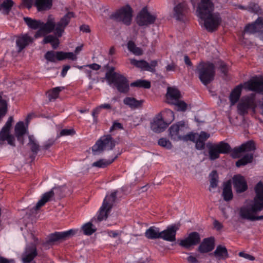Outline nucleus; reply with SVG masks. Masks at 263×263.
I'll list each match as a JSON object with an SVG mask.
<instances>
[{
	"label": "nucleus",
	"instance_id": "7",
	"mask_svg": "<svg viewBox=\"0 0 263 263\" xmlns=\"http://www.w3.org/2000/svg\"><path fill=\"white\" fill-rule=\"evenodd\" d=\"M117 191L112 192L109 196H106L104 199L102 205L100 209L99 213L98 216V219L101 221L106 219L109 213L110 212L113 204L116 201L117 198Z\"/></svg>",
	"mask_w": 263,
	"mask_h": 263
},
{
	"label": "nucleus",
	"instance_id": "41",
	"mask_svg": "<svg viewBox=\"0 0 263 263\" xmlns=\"http://www.w3.org/2000/svg\"><path fill=\"white\" fill-rule=\"evenodd\" d=\"M127 48L128 50L136 55H141L143 54L142 50L136 46L135 43L132 41H129L127 43Z\"/></svg>",
	"mask_w": 263,
	"mask_h": 263
},
{
	"label": "nucleus",
	"instance_id": "2",
	"mask_svg": "<svg viewBox=\"0 0 263 263\" xmlns=\"http://www.w3.org/2000/svg\"><path fill=\"white\" fill-rule=\"evenodd\" d=\"M214 9L211 0H200L197 8L198 16L204 21L205 28L210 32L216 30L221 22L219 13H214Z\"/></svg>",
	"mask_w": 263,
	"mask_h": 263
},
{
	"label": "nucleus",
	"instance_id": "12",
	"mask_svg": "<svg viewBox=\"0 0 263 263\" xmlns=\"http://www.w3.org/2000/svg\"><path fill=\"white\" fill-rule=\"evenodd\" d=\"M186 127L184 121H181L172 125L169 128V135L172 140L178 141L182 140L185 134Z\"/></svg>",
	"mask_w": 263,
	"mask_h": 263
},
{
	"label": "nucleus",
	"instance_id": "38",
	"mask_svg": "<svg viewBox=\"0 0 263 263\" xmlns=\"http://www.w3.org/2000/svg\"><path fill=\"white\" fill-rule=\"evenodd\" d=\"M117 156H116L114 157V158L111 159L109 160H106V159H100L96 162H93L92 164V166L93 167H102L104 168L109 165H110L111 163H112L114 160L117 158Z\"/></svg>",
	"mask_w": 263,
	"mask_h": 263
},
{
	"label": "nucleus",
	"instance_id": "24",
	"mask_svg": "<svg viewBox=\"0 0 263 263\" xmlns=\"http://www.w3.org/2000/svg\"><path fill=\"white\" fill-rule=\"evenodd\" d=\"M33 41V38L29 36L28 34H21L16 37V44L17 48V52H21L26 46Z\"/></svg>",
	"mask_w": 263,
	"mask_h": 263
},
{
	"label": "nucleus",
	"instance_id": "11",
	"mask_svg": "<svg viewBox=\"0 0 263 263\" xmlns=\"http://www.w3.org/2000/svg\"><path fill=\"white\" fill-rule=\"evenodd\" d=\"M13 121L12 117H10L6 122L4 126L2 128L0 132V141H7L9 144L11 146H15L14 137L10 134V129Z\"/></svg>",
	"mask_w": 263,
	"mask_h": 263
},
{
	"label": "nucleus",
	"instance_id": "15",
	"mask_svg": "<svg viewBox=\"0 0 263 263\" xmlns=\"http://www.w3.org/2000/svg\"><path fill=\"white\" fill-rule=\"evenodd\" d=\"M233 187L237 193H242L248 190V184L245 177L238 174L232 178Z\"/></svg>",
	"mask_w": 263,
	"mask_h": 263
},
{
	"label": "nucleus",
	"instance_id": "63",
	"mask_svg": "<svg viewBox=\"0 0 263 263\" xmlns=\"http://www.w3.org/2000/svg\"><path fill=\"white\" fill-rule=\"evenodd\" d=\"M123 129V127L120 123H119L117 122H114L112 126L110 128V131L111 132V131H112L115 129Z\"/></svg>",
	"mask_w": 263,
	"mask_h": 263
},
{
	"label": "nucleus",
	"instance_id": "27",
	"mask_svg": "<svg viewBox=\"0 0 263 263\" xmlns=\"http://www.w3.org/2000/svg\"><path fill=\"white\" fill-rule=\"evenodd\" d=\"M187 10V5L185 3H180L174 8V16L177 20L183 21Z\"/></svg>",
	"mask_w": 263,
	"mask_h": 263
},
{
	"label": "nucleus",
	"instance_id": "58",
	"mask_svg": "<svg viewBox=\"0 0 263 263\" xmlns=\"http://www.w3.org/2000/svg\"><path fill=\"white\" fill-rule=\"evenodd\" d=\"M210 135L205 132H201L198 139L205 143V141L210 137Z\"/></svg>",
	"mask_w": 263,
	"mask_h": 263
},
{
	"label": "nucleus",
	"instance_id": "54",
	"mask_svg": "<svg viewBox=\"0 0 263 263\" xmlns=\"http://www.w3.org/2000/svg\"><path fill=\"white\" fill-rule=\"evenodd\" d=\"M76 133L75 130L73 129H63L60 133V135L58 137L73 135Z\"/></svg>",
	"mask_w": 263,
	"mask_h": 263
},
{
	"label": "nucleus",
	"instance_id": "60",
	"mask_svg": "<svg viewBox=\"0 0 263 263\" xmlns=\"http://www.w3.org/2000/svg\"><path fill=\"white\" fill-rule=\"evenodd\" d=\"M239 256L241 257L245 258L246 259H248L250 260H255V257L253 256H252L249 254L246 253L244 252H239Z\"/></svg>",
	"mask_w": 263,
	"mask_h": 263
},
{
	"label": "nucleus",
	"instance_id": "28",
	"mask_svg": "<svg viewBox=\"0 0 263 263\" xmlns=\"http://www.w3.org/2000/svg\"><path fill=\"white\" fill-rule=\"evenodd\" d=\"M27 126L25 127L24 123L22 121L17 122L14 128L15 135L22 144H24V135L27 133Z\"/></svg>",
	"mask_w": 263,
	"mask_h": 263
},
{
	"label": "nucleus",
	"instance_id": "46",
	"mask_svg": "<svg viewBox=\"0 0 263 263\" xmlns=\"http://www.w3.org/2000/svg\"><path fill=\"white\" fill-rule=\"evenodd\" d=\"M220 153L227 154L231 151V146L230 145L224 142H220L218 144H215Z\"/></svg>",
	"mask_w": 263,
	"mask_h": 263
},
{
	"label": "nucleus",
	"instance_id": "37",
	"mask_svg": "<svg viewBox=\"0 0 263 263\" xmlns=\"http://www.w3.org/2000/svg\"><path fill=\"white\" fill-rule=\"evenodd\" d=\"M123 102L125 104L129 106L131 108H135L140 106L143 102L142 101L137 100L134 98L126 97L124 98Z\"/></svg>",
	"mask_w": 263,
	"mask_h": 263
},
{
	"label": "nucleus",
	"instance_id": "8",
	"mask_svg": "<svg viewBox=\"0 0 263 263\" xmlns=\"http://www.w3.org/2000/svg\"><path fill=\"white\" fill-rule=\"evenodd\" d=\"M111 19L118 22H122L128 26L131 24L132 18V9L129 6L123 7L110 16Z\"/></svg>",
	"mask_w": 263,
	"mask_h": 263
},
{
	"label": "nucleus",
	"instance_id": "10",
	"mask_svg": "<svg viewBox=\"0 0 263 263\" xmlns=\"http://www.w3.org/2000/svg\"><path fill=\"white\" fill-rule=\"evenodd\" d=\"M157 18L155 15L148 12L146 7L143 8L136 17L137 23L140 26H148L154 24Z\"/></svg>",
	"mask_w": 263,
	"mask_h": 263
},
{
	"label": "nucleus",
	"instance_id": "3",
	"mask_svg": "<svg viewBox=\"0 0 263 263\" xmlns=\"http://www.w3.org/2000/svg\"><path fill=\"white\" fill-rule=\"evenodd\" d=\"M74 17L72 12H69L63 16L60 20L55 23V19L51 15L48 16L46 23L42 22L41 27L45 31V33H49L54 31V34L57 37H61L65 28L68 25L71 18Z\"/></svg>",
	"mask_w": 263,
	"mask_h": 263
},
{
	"label": "nucleus",
	"instance_id": "5",
	"mask_svg": "<svg viewBox=\"0 0 263 263\" xmlns=\"http://www.w3.org/2000/svg\"><path fill=\"white\" fill-rule=\"evenodd\" d=\"M237 107L238 114L240 116L248 114L250 109L254 113L256 107L255 95L251 93L243 97L238 103Z\"/></svg>",
	"mask_w": 263,
	"mask_h": 263
},
{
	"label": "nucleus",
	"instance_id": "1",
	"mask_svg": "<svg viewBox=\"0 0 263 263\" xmlns=\"http://www.w3.org/2000/svg\"><path fill=\"white\" fill-rule=\"evenodd\" d=\"M255 196L252 204L241 206L239 211V217L250 221L263 220V215L255 216L263 210V184L259 182L255 186Z\"/></svg>",
	"mask_w": 263,
	"mask_h": 263
},
{
	"label": "nucleus",
	"instance_id": "32",
	"mask_svg": "<svg viewBox=\"0 0 263 263\" xmlns=\"http://www.w3.org/2000/svg\"><path fill=\"white\" fill-rule=\"evenodd\" d=\"M145 236L150 239L160 238V231L159 228L154 226L151 227L145 231Z\"/></svg>",
	"mask_w": 263,
	"mask_h": 263
},
{
	"label": "nucleus",
	"instance_id": "17",
	"mask_svg": "<svg viewBox=\"0 0 263 263\" xmlns=\"http://www.w3.org/2000/svg\"><path fill=\"white\" fill-rule=\"evenodd\" d=\"M168 125L163 118L161 114H158L151 123V128L153 132L159 133L163 132Z\"/></svg>",
	"mask_w": 263,
	"mask_h": 263
},
{
	"label": "nucleus",
	"instance_id": "39",
	"mask_svg": "<svg viewBox=\"0 0 263 263\" xmlns=\"http://www.w3.org/2000/svg\"><path fill=\"white\" fill-rule=\"evenodd\" d=\"M28 145L32 153L36 155L40 149V145L33 136H29V142Z\"/></svg>",
	"mask_w": 263,
	"mask_h": 263
},
{
	"label": "nucleus",
	"instance_id": "48",
	"mask_svg": "<svg viewBox=\"0 0 263 263\" xmlns=\"http://www.w3.org/2000/svg\"><path fill=\"white\" fill-rule=\"evenodd\" d=\"M58 51H48L44 55L45 58L49 62H55L58 61Z\"/></svg>",
	"mask_w": 263,
	"mask_h": 263
},
{
	"label": "nucleus",
	"instance_id": "30",
	"mask_svg": "<svg viewBox=\"0 0 263 263\" xmlns=\"http://www.w3.org/2000/svg\"><path fill=\"white\" fill-rule=\"evenodd\" d=\"M242 87L243 86L242 84H239L234 88L231 92L229 99L232 106L234 105L239 100L241 95Z\"/></svg>",
	"mask_w": 263,
	"mask_h": 263
},
{
	"label": "nucleus",
	"instance_id": "33",
	"mask_svg": "<svg viewBox=\"0 0 263 263\" xmlns=\"http://www.w3.org/2000/svg\"><path fill=\"white\" fill-rule=\"evenodd\" d=\"M52 5V0H35V6L39 11H42L51 8Z\"/></svg>",
	"mask_w": 263,
	"mask_h": 263
},
{
	"label": "nucleus",
	"instance_id": "57",
	"mask_svg": "<svg viewBox=\"0 0 263 263\" xmlns=\"http://www.w3.org/2000/svg\"><path fill=\"white\" fill-rule=\"evenodd\" d=\"M122 232V231L118 232V231H108L107 234L109 237H112V238L119 237V239L120 240H121V238H120V236Z\"/></svg>",
	"mask_w": 263,
	"mask_h": 263
},
{
	"label": "nucleus",
	"instance_id": "64",
	"mask_svg": "<svg viewBox=\"0 0 263 263\" xmlns=\"http://www.w3.org/2000/svg\"><path fill=\"white\" fill-rule=\"evenodd\" d=\"M205 143L200 140L197 139L196 142V147L198 149H202L204 148Z\"/></svg>",
	"mask_w": 263,
	"mask_h": 263
},
{
	"label": "nucleus",
	"instance_id": "22",
	"mask_svg": "<svg viewBox=\"0 0 263 263\" xmlns=\"http://www.w3.org/2000/svg\"><path fill=\"white\" fill-rule=\"evenodd\" d=\"M244 88L248 90L263 94V82L257 80H251L244 84Z\"/></svg>",
	"mask_w": 263,
	"mask_h": 263
},
{
	"label": "nucleus",
	"instance_id": "53",
	"mask_svg": "<svg viewBox=\"0 0 263 263\" xmlns=\"http://www.w3.org/2000/svg\"><path fill=\"white\" fill-rule=\"evenodd\" d=\"M115 70V67H111L109 71L106 73L105 74V78L108 81V82H109L113 79L114 78V74H120V73L114 72Z\"/></svg>",
	"mask_w": 263,
	"mask_h": 263
},
{
	"label": "nucleus",
	"instance_id": "25",
	"mask_svg": "<svg viewBox=\"0 0 263 263\" xmlns=\"http://www.w3.org/2000/svg\"><path fill=\"white\" fill-rule=\"evenodd\" d=\"M214 238L210 237L204 238L198 248V251L201 253H208L214 248Z\"/></svg>",
	"mask_w": 263,
	"mask_h": 263
},
{
	"label": "nucleus",
	"instance_id": "47",
	"mask_svg": "<svg viewBox=\"0 0 263 263\" xmlns=\"http://www.w3.org/2000/svg\"><path fill=\"white\" fill-rule=\"evenodd\" d=\"M62 88L60 87H55L48 92V98L49 100L51 101L55 100L58 97L60 92L62 90Z\"/></svg>",
	"mask_w": 263,
	"mask_h": 263
},
{
	"label": "nucleus",
	"instance_id": "49",
	"mask_svg": "<svg viewBox=\"0 0 263 263\" xmlns=\"http://www.w3.org/2000/svg\"><path fill=\"white\" fill-rule=\"evenodd\" d=\"M165 114V121L168 123V124H170L174 120V114L173 111L169 109H166L163 112Z\"/></svg>",
	"mask_w": 263,
	"mask_h": 263
},
{
	"label": "nucleus",
	"instance_id": "42",
	"mask_svg": "<svg viewBox=\"0 0 263 263\" xmlns=\"http://www.w3.org/2000/svg\"><path fill=\"white\" fill-rule=\"evenodd\" d=\"M253 158V154H248L245 155L238 161H237L236 163V165L237 167H240L242 165H245L249 163H251L252 161Z\"/></svg>",
	"mask_w": 263,
	"mask_h": 263
},
{
	"label": "nucleus",
	"instance_id": "52",
	"mask_svg": "<svg viewBox=\"0 0 263 263\" xmlns=\"http://www.w3.org/2000/svg\"><path fill=\"white\" fill-rule=\"evenodd\" d=\"M158 144L167 149H171L172 147L171 142L166 138H161L158 141Z\"/></svg>",
	"mask_w": 263,
	"mask_h": 263
},
{
	"label": "nucleus",
	"instance_id": "16",
	"mask_svg": "<svg viewBox=\"0 0 263 263\" xmlns=\"http://www.w3.org/2000/svg\"><path fill=\"white\" fill-rule=\"evenodd\" d=\"M200 241V235L196 232L191 233L187 237L181 240L179 242V245L189 249L191 247L197 245Z\"/></svg>",
	"mask_w": 263,
	"mask_h": 263
},
{
	"label": "nucleus",
	"instance_id": "45",
	"mask_svg": "<svg viewBox=\"0 0 263 263\" xmlns=\"http://www.w3.org/2000/svg\"><path fill=\"white\" fill-rule=\"evenodd\" d=\"M85 235H90L96 232V229L89 222L84 224L82 228Z\"/></svg>",
	"mask_w": 263,
	"mask_h": 263
},
{
	"label": "nucleus",
	"instance_id": "20",
	"mask_svg": "<svg viewBox=\"0 0 263 263\" xmlns=\"http://www.w3.org/2000/svg\"><path fill=\"white\" fill-rule=\"evenodd\" d=\"M255 149V144L252 141H249L241 144L238 147L233 149L232 156L234 158H237L240 157V154L245 152H251Z\"/></svg>",
	"mask_w": 263,
	"mask_h": 263
},
{
	"label": "nucleus",
	"instance_id": "21",
	"mask_svg": "<svg viewBox=\"0 0 263 263\" xmlns=\"http://www.w3.org/2000/svg\"><path fill=\"white\" fill-rule=\"evenodd\" d=\"M61 190L60 187H53L50 191L44 194L41 199L37 202L36 205L34 207L35 210H39L43 206L46 202L49 201L53 197L55 193Z\"/></svg>",
	"mask_w": 263,
	"mask_h": 263
},
{
	"label": "nucleus",
	"instance_id": "50",
	"mask_svg": "<svg viewBox=\"0 0 263 263\" xmlns=\"http://www.w3.org/2000/svg\"><path fill=\"white\" fill-rule=\"evenodd\" d=\"M7 112V103L0 96V118L5 115Z\"/></svg>",
	"mask_w": 263,
	"mask_h": 263
},
{
	"label": "nucleus",
	"instance_id": "31",
	"mask_svg": "<svg viewBox=\"0 0 263 263\" xmlns=\"http://www.w3.org/2000/svg\"><path fill=\"white\" fill-rule=\"evenodd\" d=\"M222 196L225 201H230L233 198V193L232 191V185L230 180L228 181L223 184Z\"/></svg>",
	"mask_w": 263,
	"mask_h": 263
},
{
	"label": "nucleus",
	"instance_id": "40",
	"mask_svg": "<svg viewBox=\"0 0 263 263\" xmlns=\"http://www.w3.org/2000/svg\"><path fill=\"white\" fill-rule=\"evenodd\" d=\"M58 61H62L65 59H70L72 61L77 60V57L73 52H65L63 51H58Z\"/></svg>",
	"mask_w": 263,
	"mask_h": 263
},
{
	"label": "nucleus",
	"instance_id": "62",
	"mask_svg": "<svg viewBox=\"0 0 263 263\" xmlns=\"http://www.w3.org/2000/svg\"><path fill=\"white\" fill-rule=\"evenodd\" d=\"M192 253H189V256L186 258V260L189 263H198V260L197 259L196 256L192 255Z\"/></svg>",
	"mask_w": 263,
	"mask_h": 263
},
{
	"label": "nucleus",
	"instance_id": "36",
	"mask_svg": "<svg viewBox=\"0 0 263 263\" xmlns=\"http://www.w3.org/2000/svg\"><path fill=\"white\" fill-rule=\"evenodd\" d=\"M23 19L29 28L32 29H38L42 24V21L32 19L30 17H24Z\"/></svg>",
	"mask_w": 263,
	"mask_h": 263
},
{
	"label": "nucleus",
	"instance_id": "35",
	"mask_svg": "<svg viewBox=\"0 0 263 263\" xmlns=\"http://www.w3.org/2000/svg\"><path fill=\"white\" fill-rule=\"evenodd\" d=\"M209 154L210 160H214L219 157L220 154L217 146L215 144H210L208 145Z\"/></svg>",
	"mask_w": 263,
	"mask_h": 263
},
{
	"label": "nucleus",
	"instance_id": "9",
	"mask_svg": "<svg viewBox=\"0 0 263 263\" xmlns=\"http://www.w3.org/2000/svg\"><path fill=\"white\" fill-rule=\"evenodd\" d=\"M112 80L108 82L109 84H114L117 90L121 93H127L129 90L128 80L121 74H114Z\"/></svg>",
	"mask_w": 263,
	"mask_h": 263
},
{
	"label": "nucleus",
	"instance_id": "18",
	"mask_svg": "<svg viewBox=\"0 0 263 263\" xmlns=\"http://www.w3.org/2000/svg\"><path fill=\"white\" fill-rule=\"evenodd\" d=\"M179 229V226L176 224L172 225L160 232V238L166 241L173 242L176 240V231Z\"/></svg>",
	"mask_w": 263,
	"mask_h": 263
},
{
	"label": "nucleus",
	"instance_id": "44",
	"mask_svg": "<svg viewBox=\"0 0 263 263\" xmlns=\"http://www.w3.org/2000/svg\"><path fill=\"white\" fill-rule=\"evenodd\" d=\"M210 189L216 188L218 181V175L216 171H213L210 174Z\"/></svg>",
	"mask_w": 263,
	"mask_h": 263
},
{
	"label": "nucleus",
	"instance_id": "29",
	"mask_svg": "<svg viewBox=\"0 0 263 263\" xmlns=\"http://www.w3.org/2000/svg\"><path fill=\"white\" fill-rule=\"evenodd\" d=\"M210 255H213L217 260H224L229 257V253L225 246L218 245Z\"/></svg>",
	"mask_w": 263,
	"mask_h": 263
},
{
	"label": "nucleus",
	"instance_id": "56",
	"mask_svg": "<svg viewBox=\"0 0 263 263\" xmlns=\"http://www.w3.org/2000/svg\"><path fill=\"white\" fill-rule=\"evenodd\" d=\"M197 138V135L196 134H189L185 135L184 134L182 140L184 141L191 140L193 141H195Z\"/></svg>",
	"mask_w": 263,
	"mask_h": 263
},
{
	"label": "nucleus",
	"instance_id": "4",
	"mask_svg": "<svg viewBox=\"0 0 263 263\" xmlns=\"http://www.w3.org/2000/svg\"><path fill=\"white\" fill-rule=\"evenodd\" d=\"M196 71L198 73L199 80L204 85H208L214 79L215 66L212 63H199L197 66Z\"/></svg>",
	"mask_w": 263,
	"mask_h": 263
},
{
	"label": "nucleus",
	"instance_id": "51",
	"mask_svg": "<svg viewBox=\"0 0 263 263\" xmlns=\"http://www.w3.org/2000/svg\"><path fill=\"white\" fill-rule=\"evenodd\" d=\"M173 105H175L177 107L178 111H184L186 110L187 104L183 101H180L179 100L176 101Z\"/></svg>",
	"mask_w": 263,
	"mask_h": 263
},
{
	"label": "nucleus",
	"instance_id": "23",
	"mask_svg": "<svg viewBox=\"0 0 263 263\" xmlns=\"http://www.w3.org/2000/svg\"><path fill=\"white\" fill-rule=\"evenodd\" d=\"M263 30V18L259 17L253 23L247 25L245 28V32L253 34Z\"/></svg>",
	"mask_w": 263,
	"mask_h": 263
},
{
	"label": "nucleus",
	"instance_id": "61",
	"mask_svg": "<svg viewBox=\"0 0 263 263\" xmlns=\"http://www.w3.org/2000/svg\"><path fill=\"white\" fill-rule=\"evenodd\" d=\"M39 30L35 33L34 35V37L35 39H37L40 37L44 36L47 33H45V31L44 30V29L41 27L39 28Z\"/></svg>",
	"mask_w": 263,
	"mask_h": 263
},
{
	"label": "nucleus",
	"instance_id": "13",
	"mask_svg": "<svg viewBox=\"0 0 263 263\" xmlns=\"http://www.w3.org/2000/svg\"><path fill=\"white\" fill-rule=\"evenodd\" d=\"M37 255L36 246L35 245H28L22 254L23 263H36L34 258Z\"/></svg>",
	"mask_w": 263,
	"mask_h": 263
},
{
	"label": "nucleus",
	"instance_id": "19",
	"mask_svg": "<svg viewBox=\"0 0 263 263\" xmlns=\"http://www.w3.org/2000/svg\"><path fill=\"white\" fill-rule=\"evenodd\" d=\"M77 232L76 230L71 229L62 232H55L49 236L48 241L53 242L59 240H65L73 236Z\"/></svg>",
	"mask_w": 263,
	"mask_h": 263
},
{
	"label": "nucleus",
	"instance_id": "14",
	"mask_svg": "<svg viewBox=\"0 0 263 263\" xmlns=\"http://www.w3.org/2000/svg\"><path fill=\"white\" fill-rule=\"evenodd\" d=\"M130 63L139 68L143 70L148 71L151 72H155L156 71V67L158 65L157 60H153L148 63L144 60H136L135 59H130Z\"/></svg>",
	"mask_w": 263,
	"mask_h": 263
},
{
	"label": "nucleus",
	"instance_id": "26",
	"mask_svg": "<svg viewBox=\"0 0 263 263\" xmlns=\"http://www.w3.org/2000/svg\"><path fill=\"white\" fill-rule=\"evenodd\" d=\"M181 97L180 92L177 89L170 87L167 88L166 97L168 103L171 104L175 103Z\"/></svg>",
	"mask_w": 263,
	"mask_h": 263
},
{
	"label": "nucleus",
	"instance_id": "43",
	"mask_svg": "<svg viewBox=\"0 0 263 263\" xmlns=\"http://www.w3.org/2000/svg\"><path fill=\"white\" fill-rule=\"evenodd\" d=\"M130 86L132 87H143L147 89L151 87V83L147 80H138L132 83Z\"/></svg>",
	"mask_w": 263,
	"mask_h": 263
},
{
	"label": "nucleus",
	"instance_id": "6",
	"mask_svg": "<svg viewBox=\"0 0 263 263\" xmlns=\"http://www.w3.org/2000/svg\"><path fill=\"white\" fill-rule=\"evenodd\" d=\"M116 142L110 135L102 137L92 146V151L94 155L102 153L105 150H111L115 146Z\"/></svg>",
	"mask_w": 263,
	"mask_h": 263
},
{
	"label": "nucleus",
	"instance_id": "59",
	"mask_svg": "<svg viewBox=\"0 0 263 263\" xmlns=\"http://www.w3.org/2000/svg\"><path fill=\"white\" fill-rule=\"evenodd\" d=\"M57 37L55 35H49L45 36L43 40V44H47V43H51L54 41V40H55V37Z\"/></svg>",
	"mask_w": 263,
	"mask_h": 263
},
{
	"label": "nucleus",
	"instance_id": "34",
	"mask_svg": "<svg viewBox=\"0 0 263 263\" xmlns=\"http://www.w3.org/2000/svg\"><path fill=\"white\" fill-rule=\"evenodd\" d=\"M13 5L12 0H4L0 4V11L4 15H8Z\"/></svg>",
	"mask_w": 263,
	"mask_h": 263
},
{
	"label": "nucleus",
	"instance_id": "55",
	"mask_svg": "<svg viewBox=\"0 0 263 263\" xmlns=\"http://www.w3.org/2000/svg\"><path fill=\"white\" fill-rule=\"evenodd\" d=\"M55 142V139L51 138L48 139L43 146V149L44 150H48L49 148L53 145Z\"/></svg>",
	"mask_w": 263,
	"mask_h": 263
}]
</instances>
